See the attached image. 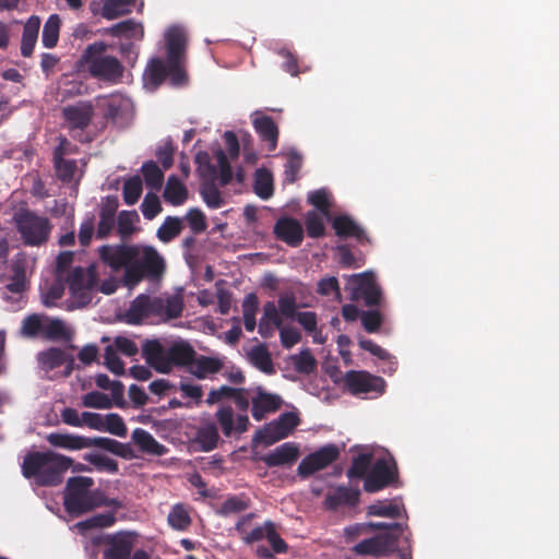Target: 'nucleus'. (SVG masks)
I'll return each mask as SVG.
<instances>
[{
    "instance_id": "obj_36",
    "label": "nucleus",
    "mask_w": 559,
    "mask_h": 559,
    "mask_svg": "<svg viewBox=\"0 0 559 559\" xmlns=\"http://www.w3.org/2000/svg\"><path fill=\"white\" fill-rule=\"evenodd\" d=\"M404 512L405 509L402 504L395 501L388 502L386 500H379L367 508V514L369 516H385L390 519H399L402 516V513Z\"/></svg>"
},
{
    "instance_id": "obj_50",
    "label": "nucleus",
    "mask_w": 559,
    "mask_h": 559,
    "mask_svg": "<svg viewBox=\"0 0 559 559\" xmlns=\"http://www.w3.org/2000/svg\"><path fill=\"white\" fill-rule=\"evenodd\" d=\"M115 214L116 205H107L100 210L99 222L96 233L97 238L105 239L109 236L115 226Z\"/></svg>"
},
{
    "instance_id": "obj_23",
    "label": "nucleus",
    "mask_w": 559,
    "mask_h": 559,
    "mask_svg": "<svg viewBox=\"0 0 559 559\" xmlns=\"http://www.w3.org/2000/svg\"><path fill=\"white\" fill-rule=\"evenodd\" d=\"M251 402L252 417L258 421L264 419L267 414L278 411L283 403L280 395L264 392L262 389L258 390Z\"/></svg>"
},
{
    "instance_id": "obj_44",
    "label": "nucleus",
    "mask_w": 559,
    "mask_h": 559,
    "mask_svg": "<svg viewBox=\"0 0 559 559\" xmlns=\"http://www.w3.org/2000/svg\"><path fill=\"white\" fill-rule=\"evenodd\" d=\"M182 228V222L179 217L167 216L157 229V238L162 242L168 243L181 234Z\"/></svg>"
},
{
    "instance_id": "obj_37",
    "label": "nucleus",
    "mask_w": 559,
    "mask_h": 559,
    "mask_svg": "<svg viewBox=\"0 0 559 559\" xmlns=\"http://www.w3.org/2000/svg\"><path fill=\"white\" fill-rule=\"evenodd\" d=\"M253 190L262 200H267L273 195V176L270 170L265 168H259L255 170Z\"/></svg>"
},
{
    "instance_id": "obj_9",
    "label": "nucleus",
    "mask_w": 559,
    "mask_h": 559,
    "mask_svg": "<svg viewBox=\"0 0 559 559\" xmlns=\"http://www.w3.org/2000/svg\"><path fill=\"white\" fill-rule=\"evenodd\" d=\"M95 112V107L91 102L81 100L72 105L64 106L61 116L64 121L66 128L70 134L78 139L80 142L84 140L76 134L82 133L92 122Z\"/></svg>"
},
{
    "instance_id": "obj_2",
    "label": "nucleus",
    "mask_w": 559,
    "mask_h": 559,
    "mask_svg": "<svg viewBox=\"0 0 559 559\" xmlns=\"http://www.w3.org/2000/svg\"><path fill=\"white\" fill-rule=\"evenodd\" d=\"M195 353L186 341L174 342L166 348L158 340H147L142 347L146 362L162 373H169L174 367H185L189 371Z\"/></svg>"
},
{
    "instance_id": "obj_62",
    "label": "nucleus",
    "mask_w": 559,
    "mask_h": 559,
    "mask_svg": "<svg viewBox=\"0 0 559 559\" xmlns=\"http://www.w3.org/2000/svg\"><path fill=\"white\" fill-rule=\"evenodd\" d=\"M215 156H216L218 168H219V176H218L219 185L222 187H225V186L229 185L233 180V169H231L230 163L223 150H221V148L217 150L215 153Z\"/></svg>"
},
{
    "instance_id": "obj_56",
    "label": "nucleus",
    "mask_w": 559,
    "mask_h": 559,
    "mask_svg": "<svg viewBox=\"0 0 559 559\" xmlns=\"http://www.w3.org/2000/svg\"><path fill=\"white\" fill-rule=\"evenodd\" d=\"M53 167L56 170V176L62 182L72 181L74 174L76 171V162L74 159H53Z\"/></svg>"
},
{
    "instance_id": "obj_33",
    "label": "nucleus",
    "mask_w": 559,
    "mask_h": 559,
    "mask_svg": "<svg viewBox=\"0 0 559 559\" xmlns=\"http://www.w3.org/2000/svg\"><path fill=\"white\" fill-rule=\"evenodd\" d=\"M40 19L37 15H32L26 21L23 34H22V41H21V53L23 57H31L34 47L36 45L38 33L40 28Z\"/></svg>"
},
{
    "instance_id": "obj_52",
    "label": "nucleus",
    "mask_w": 559,
    "mask_h": 559,
    "mask_svg": "<svg viewBox=\"0 0 559 559\" xmlns=\"http://www.w3.org/2000/svg\"><path fill=\"white\" fill-rule=\"evenodd\" d=\"M294 369L302 374H310L317 369V360L309 349L301 350L298 355L292 356Z\"/></svg>"
},
{
    "instance_id": "obj_57",
    "label": "nucleus",
    "mask_w": 559,
    "mask_h": 559,
    "mask_svg": "<svg viewBox=\"0 0 559 559\" xmlns=\"http://www.w3.org/2000/svg\"><path fill=\"white\" fill-rule=\"evenodd\" d=\"M116 523V516L114 512H107V513H100L93 515L90 519H86L85 521H82L78 523V526L82 530H90V528H103V527H110Z\"/></svg>"
},
{
    "instance_id": "obj_29",
    "label": "nucleus",
    "mask_w": 559,
    "mask_h": 559,
    "mask_svg": "<svg viewBox=\"0 0 559 559\" xmlns=\"http://www.w3.org/2000/svg\"><path fill=\"white\" fill-rule=\"evenodd\" d=\"M131 439L142 453L163 456L168 449L159 443L148 431L143 428H135L132 431Z\"/></svg>"
},
{
    "instance_id": "obj_10",
    "label": "nucleus",
    "mask_w": 559,
    "mask_h": 559,
    "mask_svg": "<svg viewBox=\"0 0 559 559\" xmlns=\"http://www.w3.org/2000/svg\"><path fill=\"white\" fill-rule=\"evenodd\" d=\"M299 424L300 418L297 413H283L277 419L269 423L260 429L255 435V439L265 445H271L287 438Z\"/></svg>"
},
{
    "instance_id": "obj_58",
    "label": "nucleus",
    "mask_w": 559,
    "mask_h": 559,
    "mask_svg": "<svg viewBox=\"0 0 559 559\" xmlns=\"http://www.w3.org/2000/svg\"><path fill=\"white\" fill-rule=\"evenodd\" d=\"M361 325L368 333L379 332L384 318L379 309L361 311L360 314Z\"/></svg>"
},
{
    "instance_id": "obj_25",
    "label": "nucleus",
    "mask_w": 559,
    "mask_h": 559,
    "mask_svg": "<svg viewBox=\"0 0 559 559\" xmlns=\"http://www.w3.org/2000/svg\"><path fill=\"white\" fill-rule=\"evenodd\" d=\"M332 227L336 236L341 238H355L360 243L369 241L364 228L348 215L343 214L334 217Z\"/></svg>"
},
{
    "instance_id": "obj_15",
    "label": "nucleus",
    "mask_w": 559,
    "mask_h": 559,
    "mask_svg": "<svg viewBox=\"0 0 559 559\" xmlns=\"http://www.w3.org/2000/svg\"><path fill=\"white\" fill-rule=\"evenodd\" d=\"M397 535L393 533H382L373 537L362 539L353 548L359 556H386L397 549Z\"/></svg>"
},
{
    "instance_id": "obj_14",
    "label": "nucleus",
    "mask_w": 559,
    "mask_h": 559,
    "mask_svg": "<svg viewBox=\"0 0 559 559\" xmlns=\"http://www.w3.org/2000/svg\"><path fill=\"white\" fill-rule=\"evenodd\" d=\"M353 282L356 284L354 289L353 299L361 298L367 307H384V299L381 287L376 283L371 273H361L353 276Z\"/></svg>"
},
{
    "instance_id": "obj_18",
    "label": "nucleus",
    "mask_w": 559,
    "mask_h": 559,
    "mask_svg": "<svg viewBox=\"0 0 559 559\" xmlns=\"http://www.w3.org/2000/svg\"><path fill=\"white\" fill-rule=\"evenodd\" d=\"M273 233L276 239L289 247L297 248L302 243L305 231L301 223L288 216L278 218L274 225Z\"/></svg>"
},
{
    "instance_id": "obj_32",
    "label": "nucleus",
    "mask_w": 559,
    "mask_h": 559,
    "mask_svg": "<svg viewBox=\"0 0 559 559\" xmlns=\"http://www.w3.org/2000/svg\"><path fill=\"white\" fill-rule=\"evenodd\" d=\"M166 48L167 58L173 59H185L186 52V34L182 28L178 26H171L166 32Z\"/></svg>"
},
{
    "instance_id": "obj_40",
    "label": "nucleus",
    "mask_w": 559,
    "mask_h": 559,
    "mask_svg": "<svg viewBox=\"0 0 559 559\" xmlns=\"http://www.w3.org/2000/svg\"><path fill=\"white\" fill-rule=\"evenodd\" d=\"M135 0H104L100 14L106 20H115L131 13Z\"/></svg>"
},
{
    "instance_id": "obj_16",
    "label": "nucleus",
    "mask_w": 559,
    "mask_h": 559,
    "mask_svg": "<svg viewBox=\"0 0 559 559\" xmlns=\"http://www.w3.org/2000/svg\"><path fill=\"white\" fill-rule=\"evenodd\" d=\"M68 285L73 297L79 298L82 305L91 301V289L95 285V274L90 267L76 266L68 277Z\"/></svg>"
},
{
    "instance_id": "obj_59",
    "label": "nucleus",
    "mask_w": 559,
    "mask_h": 559,
    "mask_svg": "<svg viewBox=\"0 0 559 559\" xmlns=\"http://www.w3.org/2000/svg\"><path fill=\"white\" fill-rule=\"evenodd\" d=\"M185 59H168L167 76L174 86H182L187 83L188 78L183 69Z\"/></svg>"
},
{
    "instance_id": "obj_60",
    "label": "nucleus",
    "mask_w": 559,
    "mask_h": 559,
    "mask_svg": "<svg viewBox=\"0 0 559 559\" xmlns=\"http://www.w3.org/2000/svg\"><path fill=\"white\" fill-rule=\"evenodd\" d=\"M103 431H107L120 438H124L128 433V429L122 417L116 413H110L105 416Z\"/></svg>"
},
{
    "instance_id": "obj_13",
    "label": "nucleus",
    "mask_w": 559,
    "mask_h": 559,
    "mask_svg": "<svg viewBox=\"0 0 559 559\" xmlns=\"http://www.w3.org/2000/svg\"><path fill=\"white\" fill-rule=\"evenodd\" d=\"M345 386L354 395L376 393L382 394L385 389V381L378 376L367 371L350 370L344 377Z\"/></svg>"
},
{
    "instance_id": "obj_21",
    "label": "nucleus",
    "mask_w": 559,
    "mask_h": 559,
    "mask_svg": "<svg viewBox=\"0 0 559 559\" xmlns=\"http://www.w3.org/2000/svg\"><path fill=\"white\" fill-rule=\"evenodd\" d=\"M360 491L346 486H338L329 491L324 498L326 510L336 511L342 507L354 508L358 504Z\"/></svg>"
},
{
    "instance_id": "obj_19",
    "label": "nucleus",
    "mask_w": 559,
    "mask_h": 559,
    "mask_svg": "<svg viewBox=\"0 0 559 559\" xmlns=\"http://www.w3.org/2000/svg\"><path fill=\"white\" fill-rule=\"evenodd\" d=\"M38 362L45 372L66 366L63 376L69 377L74 369V358L58 347H50L38 354Z\"/></svg>"
},
{
    "instance_id": "obj_27",
    "label": "nucleus",
    "mask_w": 559,
    "mask_h": 559,
    "mask_svg": "<svg viewBox=\"0 0 559 559\" xmlns=\"http://www.w3.org/2000/svg\"><path fill=\"white\" fill-rule=\"evenodd\" d=\"M252 123L261 141L266 143L267 151H275L280 131L273 118L270 116L257 117Z\"/></svg>"
},
{
    "instance_id": "obj_30",
    "label": "nucleus",
    "mask_w": 559,
    "mask_h": 559,
    "mask_svg": "<svg viewBox=\"0 0 559 559\" xmlns=\"http://www.w3.org/2000/svg\"><path fill=\"white\" fill-rule=\"evenodd\" d=\"M88 448H98L126 460L136 457L129 443H122L107 437H88Z\"/></svg>"
},
{
    "instance_id": "obj_53",
    "label": "nucleus",
    "mask_w": 559,
    "mask_h": 559,
    "mask_svg": "<svg viewBox=\"0 0 559 559\" xmlns=\"http://www.w3.org/2000/svg\"><path fill=\"white\" fill-rule=\"evenodd\" d=\"M142 191H143V185H142V180L139 176H133V177L129 178L128 180H126V182L123 185V191H122L124 203L128 205L135 204L139 201L140 197L142 194Z\"/></svg>"
},
{
    "instance_id": "obj_63",
    "label": "nucleus",
    "mask_w": 559,
    "mask_h": 559,
    "mask_svg": "<svg viewBox=\"0 0 559 559\" xmlns=\"http://www.w3.org/2000/svg\"><path fill=\"white\" fill-rule=\"evenodd\" d=\"M305 225L310 238H320L324 236L325 227L323 221L316 212L307 213Z\"/></svg>"
},
{
    "instance_id": "obj_6",
    "label": "nucleus",
    "mask_w": 559,
    "mask_h": 559,
    "mask_svg": "<svg viewBox=\"0 0 559 559\" xmlns=\"http://www.w3.org/2000/svg\"><path fill=\"white\" fill-rule=\"evenodd\" d=\"M104 43L90 45L85 51L87 69L93 78L117 83L123 75V66L114 56H103Z\"/></svg>"
},
{
    "instance_id": "obj_8",
    "label": "nucleus",
    "mask_w": 559,
    "mask_h": 559,
    "mask_svg": "<svg viewBox=\"0 0 559 559\" xmlns=\"http://www.w3.org/2000/svg\"><path fill=\"white\" fill-rule=\"evenodd\" d=\"M399 485V469L391 454L378 457L364 481V490L369 493L378 492L386 487Z\"/></svg>"
},
{
    "instance_id": "obj_5",
    "label": "nucleus",
    "mask_w": 559,
    "mask_h": 559,
    "mask_svg": "<svg viewBox=\"0 0 559 559\" xmlns=\"http://www.w3.org/2000/svg\"><path fill=\"white\" fill-rule=\"evenodd\" d=\"M166 271V263L160 253L152 246H139V253L131 267L123 274V282L133 287L144 278L159 281Z\"/></svg>"
},
{
    "instance_id": "obj_3",
    "label": "nucleus",
    "mask_w": 559,
    "mask_h": 559,
    "mask_svg": "<svg viewBox=\"0 0 559 559\" xmlns=\"http://www.w3.org/2000/svg\"><path fill=\"white\" fill-rule=\"evenodd\" d=\"M183 308V298L180 295L166 297L140 295L132 301L128 316L132 323H140L148 318H158L167 322L181 317Z\"/></svg>"
},
{
    "instance_id": "obj_54",
    "label": "nucleus",
    "mask_w": 559,
    "mask_h": 559,
    "mask_svg": "<svg viewBox=\"0 0 559 559\" xmlns=\"http://www.w3.org/2000/svg\"><path fill=\"white\" fill-rule=\"evenodd\" d=\"M83 460L94 465L98 471H106L111 474H116L119 471L118 463L103 454L98 453H86Z\"/></svg>"
},
{
    "instance_id": "obj_11",
    "label": "nucleus",
    "mask_w": 559,
    "mask_h": 559,
    "mask_svg": "<svg viewBox=\"0 0 559 559\" xmlns=\"http://www.w3.org/2000/svg\"><path fill=\"white\" fill-rule=\"evenodd\" d=\"M99 259L112 272L127 271L139 253V245H104L98 249Z\"/></svg>"
},
{
    "instance_id": "obj_39",
    "label": "nucleus",
    "mask_w": 559,
    "mask_h": 559,
    "mask_svg": "<svg viewBox=\"0 0 559 559\" xmlns=\"http://www.w3.org/2000/svg\"><path fill=\"white\" fill-rule=\"evenodd\" d=\"M248 356L251 364L259 370L267 374L274 373L272 357L265 345L260 344L252 347Z\"/></svg>"
},
{
    "instance_id": "obj_48",
    "label": "nucleus",
    "mask_w": 559,
    "mask_h": 559,
    "mask_svg": "<svg viewBox=\"0 0 559 559\" xmlns=\"http://www.w3.org/2000/svg\"><path fill=\"white\" fill-rule=\"evenodd\" d=\"M44 337L51 341L70 340L71 334L62 320L45 317Z\"/></svg>"
},
{
    "instance_id": "obj_46",
    "label": "nucleus",
    "mask_w": 559,
    "mask_h": 559,
    "mask_svg": "<svg viewBox=\"0 0 559 559\" xmlns=\"http://www.w3.org/2000/svg\"><path fill=\"white\" fill-rule=\"evenodd\" d=\"M167 521L176 531H187L192 522L189 511L181 503H177L171 508Z\"/></svg>"
},
{
    "instance_id": "obj_7",
    "label": "nucleus",
    "mask_w": 559,
    "mask_h": 559,
    "mask_svg": "<svg viewBox=\"0 0 559 559\" xmlns=\"http://www.w3.org/2000/svg\"><path fill=\"white\" fill-rule=\"evenodd\" d=\"M14 221L26 246H41L47 242L52 228L47 217L29 210H22L15 214Z\"/></svg>"
},
{
    "instance_id": "obj_17",
    "label": "nucleus",
    "mask_w": 559,
    "mask_h": 559,
    "mask_svg": "<svg viewBox=\"0 0 559 559\" xmlns=\"http://www.w3.org/2000/svg\"><path fill=\"white\" fill-rule=\"evenodd\" d=\"M215 418L223 435L227 438L233 435H242L248 430L250 424L247 414H238L237 417H235L234 409L229 405L218 408L215 413Z\"/></svg>"
},
{
    "instance_id": "obj_55",
    "label": "nucleus",
    "mask_w": 559,
    "mask_h": 559,
    "mask_svg": "<svg viewBox=\"0 0 559 559\" xmlns=\"http://www.w3.org/2000/svg\"><path fill=\"white\" fill-rule=\"evenodd\" d=\"M82 404L84 407L97 408V409H109L112 407V401L103 392L92 391L86 393L82 397Z\"/></svg>"
},
{
    "instance_id": "obj_64",
    "label": "nucleus",
    "mask_w": 559,
    "mask_h": 559,
    "mask_svg": "<svg viewBox=\"0 0 559 559\" xmlns=\"http://www.w3.org/2000/svg\"><path fill=\"white\" fill-rule=\"evenodd\" d=\"M159 198L154 193H147L141 204V211L146 219L155 218L162 212Z\"/></svg>"
},
{
    "instance_id": "obj_28",
    "label": "nucleus",
    "mask_w": 559,
    "mask_h": 559,
    "mask_svg": "<svg viewBox=\"0 0 559 559\" xmlns=\"http://www.w3.org/2000/svg\"><path fill=\"white\" fill-rule=\"evenodd\" d=\"M254 513H248L242 515L236 523L235 530L240 535L242 542L247 545H252L253 543H258L267 535V521L264 522L263 525H259L251 531H248V526L251 521L254 519Z\"/></svg>"
},
{
    "instance_id": "obj_38",
    "label": "nucleus",
    "mask_w": 559,
    "mask_h": 559,
    "mask_svg": "<svg viewBox=\"0 0 559 559\" xmlns=\"http://www.w3.org/2000/svg\"><path fill=\"white\" fill-rule=\"evenodd\" d=\"M96 107L102 110L106 120L117 122L121 114L122 100L116 96L103 95L96 97Z\"/></svg>"
},
{
    "instance_id": "obj_49",
    "label": "nucleus",
    "mask_w": 559,
    "mask_h": 559,
    "mask_svg": "<svg viewBox=\"0 0 559 559\" xmlns=\"http://www.w3.org/2000/svg\"><path fill=\"white\" fill-rule=\"evenodd\" d=\"M372 455L370 453H360L354 457L350 467L347 471L348 478H364L371 468Z\"/></svg>"
},
{
    "instance_id": "obj_45",
    "label": "nucleus",
    "mask_w": 559,
    "mask_h": 559,
    "mask_svg": "<svg viewBox=\"0 0 559 559\" xmlns=\"http://www.w3.org/2000/svg\"><path fill=\"white\" fill-rule=\"evenodd\" d=\"M60 25L61 21L58 14H51L48 17L44 25L41 35V41L44 47L53 48L58 44Z\"/></svg>"
},
{
    "instance_id": "obj_43",
    "label": "nucleus",
    "mask_w": 559,
    "mask_h": 559,
    "mask_svg": "<svg viewBox=\"0 0 559 559\" xmlns=\"http://www.w3.org/2000/svg\"><path fill=\"white\" fill-rule=\"evenodd\" d=\"M45 317L38 313H32L23 319L21 335L27 338L44 337Z\"/></svg>"
},
{
    "instance_id": "obj_22",
    "label": "nucleus",
    "mask_w": 559,
    "mask_h": 559,
    "mask_svg": "<svg viewBox=\"0 0 559 559\" xmlns=\"http://www.w3.org/2000/svg\"><path fill=\"white\" fill-rule=\"evenodd\" d=\"M105 542L107 548L104 550V559H130L133 543L127 533L108 535Z\"/></svg>"
},
{
    "instance_id": "obj_42",
    "label": "nucleus",
    "mask_w": 559,
    "mask_h": 559,
    "mask_svg": "<svg viewBox=\"0 0 559 559\" xmlns=\"http://www.w3.org/2000/svg\"><path fill=\"white\" fill-rule=\"evenodd\" d=\"M168 59L164 62L159 58H154L150 61L144 78L148 84L154 87L159 86L167 78Z\"/></svg>"
},
{
    "instance_id": "obj_41",
    "label": "nucleus",
    "mask_w": 559,
    "mask_h": 559,
    "mask_svg": "<svg viewBox=\"0 0 559 559\" xmlns=\"http://www.w3.org/2000/svg\"><path fill=\"white\" fill-rule=\"evenodd\" d=\"M197 442L205 452L212 451L217 447L219 435L214 423H209L200 427L197 431Z\"/></svg>"
},
{
    "instance_id": "obj_24",
    "label": "nucleus",
    "mask_w": 559,
    "mask_h": 559,
    "mask_svg": "<svg viewBox=\"0 0 559 559\" xmlns=\"http://www.w3.org/2000/svg\"><path fill=\"white\" fill-rule=\"evenodd\" d=\"M223 367L224 358L198 355V353H195V359L192 361L189 372L195 378L203 380L221 372Z\"/></svg>"
},
{
    "instance_id": "obj_35",
    "label": "nucleus",
    "mask_w": 559,
    "mask_h": 559,
    "mask_svg": "<svg viewBox=\"0 0 559 559\" xmlns=\"http://www.w3.org/2000/svg\"><path fill=\"white\" fill-rule=\"evenodd\" d=\"M106 33L112 37H124L127 39H142L144 36L142 25L132 19L114 24L106 29Z\"/></svg>"
},
{
    "instance_id": "obj_20",
    "label": "nucleus",
    "mask_w": 559,
    "mask_h": 559,
    "mask_svg": "<svg viewBox=\"0 0 559 559\" xmlns=\"http://www.w3.org/2000/svg\"><path fill=\"white\" fill-rule=\"evenodd\" d=\"M202 158L206 159V166L211 174L210 180H204L200 188V194L205 204L211 209H219L224 204L221 191L215 186L214 179L216 177L217 168L209 162V155L206 153H199L197 155V163H201Z\"/></svg>"
},
{
    "instance_id": "obj_12",
    "label": "nucleus",
    "mask_w": 559,
    "mask_h": 559,
    "mask_svg": "<svg viewBox=\"0 0 559 559\" xmlns=\"http://www.w3.org/2000/svg\"><path fill=\"white\" fill-rule=\"evenodd\" d=\"M338 456L340 450L335 444L329 443L323 445L301 460L297 468L298 475L302 478H308L316 472L331 465Z\"/></svg>"
},
{
    "instance_id": "obj_4",
    "label": "nucleus",
    "mask_w": 559,
    "mask_h": 559,
    "mask_svg": "<svg viewBox=\"0 0 559 559\" xmlns=\"http://www.w3.org/2000/svg\"><path fill=\"white\" fill-rule=\"evenodd\" d=\"M95 481L88 476L68 478L63 492V506L72 516H79L96 509L100 489H93Z\"/></svg>"
},
{
    "instance_id": "obj_1",
    "label": "nucleus",
    "mask_w": 559,
    "mask_h": 559,
    "mask_svg": "<svg viewBox=\"0 0 559 559\" xmlns=\"http://www.w3.org/2000/svg\"><path fill=\"white\" fill-rule=\"evenodd\" d=\"M73 464V460L53 451L28 452L22 463L25 478H34L39 486L51 487L62 483L63 474Z\"/></svg>"
},
{
    "instance_id": "obj_26",
    "label": "nucleus",
    "mask_w": 559,
    "mask_h": 559,
    "mask_svg": "<svg viewBox=\"0 0 559 559\" xmlns=\"http://www.w3.org/2000/svg\"><path fill=\"white\" fill-rule=\"evenodd\" d=\"M299 456V448L294 442H286L263 455L261 460L269 467L282 466L294 463Z\"/></svg>"
},
{
    "instance_id": "obj_51",
    "label": "nucleus",
    "mask_w": 559,
    "mask_h": 559,
    "mask_svg": "<svg viewBox=\"0 0 559 559\" xmlns=\"http://www.w3.org/2000/svg\"><path fill=\"white\" fill-rule=\"evenodd\" d=\"M250 507V499L245 496L228 497L218 510V514L227 516L229 514L240 513Z\"/></svg>"
},
{
    "instance_id": "obj_61",
    "label": "nucleus",
    "mask_w": 559,
    "mask_h": 559,
    "mask_svg": "<svg viewBox=\"0 0 559 559\" xmlns=\"http://www.w3.org/2000/svg\"><path fill=\"white\" fill-rule=\"evenodd\" d=\"M267 535L266 540L271 546V550L274 554L281 555L286 554L288 551L287 543L276 532V526L272 521H267Z\"/></svg>"
},
{
    "instance_id": "obj_34",
    "label": "nucleus",
    "mask_w": 559,
    "mask_h": 559,
    "mask_svg": "<svg viewBox=\"0 0 559 559\" xmlns=\"http://www.w3.org/2000/svg\"><path fill=\"white\" fill-rule=\"evenodd\" d=\"M164 200L174 205L179 206L183 204L188 199L187 187L178 179L177 176L170 175L167 179L164 193Z\"/></svg>"
},
{
    "instance_id": "obj_47",
    "label": "nucleus",
    "mask_w": 559,
    "mask_h": 559,
    "mask_svg": "<svg viewBox=\"0 0 559 559\" xmlns=\"http://www.w3.org/2000/svg\"><path fill=\"white\" fill-rule=\"evenodd\" d=\"M141 171L143 174L145 185L148 188L153 190H159L162 188L164 181V173L155 162H145L142 165Z\"/></svg>"
},
{
    "instance_id": "obj_31",
    "label": "nucleus",
    "mask_w": 559,
    "mask_h": 559,
    "mask_svg": "<svg viewBox=\"0 0 559 559\" xmlns=\"http://www.w3.org/2000/svg\"><path fill=\"white\" fill-rule=\"evenodd\" d=\"M46 440L50 445L55 448L66 449L70 451H76L88 448V437L79 435L51 432L47 435Z\"/></svg>"
}]
</instances>
